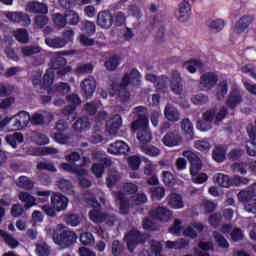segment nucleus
I'll return each instance as SVG.
<instances>
[{
    "label": "nucleus",
    "mask_w": 256,
    "mask_h": 256,
    "mask_svg": "<svg viewBox=\"0 0 256 256\" xmlns=\"http://www.w3.org/2000/svg\"><path fill=\"white\" fill-rule=\"evenodd\" d=\"M124 241L129 251H135L137 245H145L147 243V236L137 228H132L125 234Z\"/></svg>",
    "instance_id": "obj_3"
},
{
    "label": "nucleus",
    "mask_w": 256,
    "mask_h": 256,
    "mask_svg": "<svg viewBox=\"0 0 256 256\" xmlns=\"http://www.w3.org/2000/svg\"><path fill=\"white\" fill-rule=\"evenodd\" d=\"M164 115L168 121H172V123H175L181 119V113H179V110L177 108L171 106V104H168L165 107Z\"/></svg>",
    "instance_id": "obj_31"
},
{
    "label": "nucleus",
    "mask_w": 256,
    "mask_h": 256,
    "mask_svg": "<svg viewBox=\"0 0 256 256\" xmlns=\"http://www.w3.org/2000/svg\"><path fill=\"white\" fill-rule=\"evenodd\" d=\"M66 23L68 25H77L79 23V14H77L73 10H69L66 12Z\"/></svg>",
    "instance_id": "obj_50"
},
{
    "label": "nucleus",
    "mask_w": 256,
    "mask_h": 256,
    "mask_svg": "<svg viewBox=\"0 0 256 256\" xmlns=\"http://www.w3.org/2000/svg\"><path fill=\"white\" fill-rule=\"evenodd\" d=\"M97 24L102 29H110L113 26V14L109 10L98 13Z\"/></svg>",
    "instance_id": "obj_16"
},
{
    "label": "nucleus",
    "mask_w": 256,
    "mask_h": 256,
    "mask_svg": "<svg viewBox=\"0 0 256 256\" xmlns=\"http://www.w3.org/2000/svg\"><path fill=\"white\" fill-rule=\"evenodd\" d=\"M37 169L39 171H50V173H57V168L53 163L39 162L37 164Z\"/></svg>",
    "instance_id": "obj_54"
},
{
    "label": "nucleus",
    "mask_w": 256,
    "mask_h": 256,
    "mask_svg": "<svg viewBox=\"0 0 256 256\" xmlns=\"http://www.w3.org/2000/svg\"><path fill=\"white\" fill-rule=\"evenodd\" d=\"M114 199L119 204L120 213L122 215H129V200L125 197V193L121 191L114 192Z\"/></svg>",
    "instance_id": "obj_21"
},
{
    "label": "nucleus",
    "mask_w": 256,
    "mask_h": 256,
    "mask_svg": "<svg viewBox=\"0 0 256 256\" xmlns=\"http://www.w3.org/2000/svg\"><path fill=\"white\" fill-rule=\"evenodd\" d=\"M223 219V216L221 213H214L209 216L208 223L211 225V227H219L221 221Z\"/></svg>",
    "instance_id": "obj_59"
},
{
    "label": "nucleus",
    "mask_w": 256,
    "mask_h": 256,
    "mask_svg": "<svg viewBox=\"0 0 256 256\" xmlns=\"http://www.w3.org/2000/svg\"><path fill=\"white\" fill-rule=\"evenodd\" d=\"M21 52L24 57H31L37 55V53H41V47L35 45L24 46L21 48Z\"/></svg>",
    "instance_id": "obj_42"
},
{
    "label": "nucleus",
    "mask_w": 256,
    "mask_h": 256,
    "mask_svg": "<svg viewBox=\"0 0 256 256\" xmlns=\"http://www.w3.org/2000/svg\"><path fill=\"white\" fill-rule=\"evenodd\" d=\"M72 127H73L74 131H77L78 133H81V131H85V129H88V127H89V118H87V117L78 118L74 122Z\"/></svg>",
    "instance_id": "obj_37"
},
{
    "label": "nucleus",
    "mask_w": 256,
    "mask_h": 256,
    "mask_svg": "<svg viewBox=\"0 0 256 256\" xmlns=\"http://www.w3.org/2000/svg\"><path fill=\"white\" fill-rule=\"evenodd\" d=\"M65 221L67 225H71V227H77V225L81 224V216L79 214H69L66 216Z\"/></svg>",
    "instance_id": "obj_47"
},
{
    "label": "nucleus",
    "mask_w": 256,
    "mask_h": 256,
    "mask_svg": "<svg viewBox=\"0 0 256 256\" xmlns=\"http://www.w3.org/2000/svg\"><path fill=\"white\" fill-rule=\"evenodd\" d=\"M196 127L197 129H199V131H202V132L210 131V129H213V123L202 118V120H199L197 122Z\"/></svg>",
    "instance_id": "obj_58"
},
{
    "label": "nucleus",
    "mask_w": 256,
    "mask_h": 256,
    "mask_svg": "<svg viewBox=\"0 0 256 256\" xmlns=\"http://www.w3.org/2000/svg\"><path fill=\"white\" fill-rule=\"evenodd\" d=\"M68 105L63 109V115H73L75 109L81 105V98L77 94H70L66 96Z\"/></svg>",
    "instance_id": "obj_13"
},
{
    "label": "nucleus",
    "mask_w": 256,
    "mask_h": 256,
    "mask_svg": "<svg viewBox=\"0 0 256 256\" xmlns=\"http://www.w3.org/2000/svg\"><path fill=\"white\" fill-rule=\"evenodd\" d=\"M193 105H205L209 103V96L205 94H197L191 98Z\"/></svg>",
    "instance_id": "obj_53"
},
{
    "label": "nucleus",
    "mask_w": 256,
    "mask_h": 256,
    "mask_svg": "<svg viewBox=\"0 0 256 256\" xmlns=\"http://www.w3.org/2000/svg\"><path fill=\"white\" fill-rule=\"evenodd\" d=\"M17 185L21 189H27V190H31L33 189V187H35V184L33 183V181H31V179H29V177L27 176H20L18 178Z\"/></svg>",
    "instance_id": "obj_44"
},
{
    "label": "nucleus",
    "mask_w": 256,
    "mask_h": 256,
    "mask_svg": "<svg viewBox=\"0 0 256 256\" xmlns=\"http://www.w3.org/2000/svg\"><path fill=\"white\" fill-rule=\"evenodd\" d=\"M170 89L174 92V95H181L183 93V78H181V74L177 71L172 72Z\"/></svg>",
    "instance_id": "obj_17"
},
{
    "label": "nucleus",
    "mask_w": 256,
    "mask_h": 256,
    "mask_svg": "<svg viewBox=\"0 0 256 256\" xmlns=\"http://www.w3.org/2000/svg\"><path fill=\"white\" fill-rule=\"evenodd\" d=\"M191 17V4L189 1L184 0L179 4V11L177 13V19L180 23H185L189 21Z\"/></svg>",
    "instance_id": "obj_18"
},
{
    "label": "nucleus",
    "mask_w": 256,
    "mask_h": 256,
    "mask_svg": "<svg viewBox=\"0 0 256 256\" xmlns=\"http://www.w3.org/2000/svg\"><path fill=\"white\" fill-rule=\"evenodd\" d=\"M45 43L52 49H63V47L67 45V40L63 39L62 37L53 36L46 38Z\"/></svg>",
    "instance_id": "obj_30"
},
{
    "label": "nucleus",
    "mask_w": 256,
    "mask_h": 256,
    "mask_svg": "<svg viewBox=\"0 0 256 256\" xmlns=\"http://www.w3.org/2000/svg\"><path fill=\"white\" fill-rule=\"evenodd\" d=\"M47 23H49V17L45 15H37L34 18V25L37 27V29H43Z\"/></svg>",
    "instance_id": "obj_56"
},
{
    "label": "nucleus",
    "mask_w": 256,
    "mask_h": 256,
    "mask_svg": "<svg viewBox=\"0 0 256 256\" xmlns=\"http://www.w3.org/2000/svg\"><path fill=\"white\" fill-rule=\"evenodd\" d=\"M168 79L169 78L166 75L158 76L157 81L155 83L157 91H165L167 89Z\"/></svg>",
    "instance_id": "obj_55"
},
{
    "label": "nucleus",
    "mask_w": 256,
    "mask_h": 256,
    "mask_svg": "<svg viewBox=\"0 0 256 256\" xmlns=\"http://www.w3.org/2000/svg\"><path fill=\"white\" fill-rule=\"evenodd\" d=\"M51 203L56 211H65L69 205V198L59 192H55L51 196Z\"/></svg>",
    "instance_id": "obj_12"
},
{
    "label": "nucleus",
    "mask_w": 256,
    "mask_h": 256,
    "mask_svg": "<svg viewBox=\"0 0 256 256\" xmlns=\"http://www.w3.org/2000/svg\"><path fill=\"white\" fill-rule=\"evenodd\" d=\"M91 171L95 175V177H103V173H105V165H103L102 163H95L92 165Z\"/></svg>",
    "instance_id": "obj_62"
},
{
    "label": "nucleus",
    "mask_w": 256,
    "mask_h": 256,
    "mask_svg": "<svg viewBox=\"0 0 256 256\" xmlns=\"http://www.w3.org/2000/svg\"><path fill=\"white\" fill-rule=\"evenodd\" d=\"M149 214L151 215L152 219H156L162 223H169V221L173 219V211L161 206L154 208L149 212Z\"/></svg>",
    "instance_id": "obj_10"
},
{
    "label": "nucleus",
    "mask_w": 256,
    "mask_h": 256,
    "mask_svg": "<svg viewBox=\"0 0 256 256\" xmlns=\"http://www.w3.org/2000/svg\"><path fill=\"white\" fill-rule=\"evenodd\" d=\"M241 103H243V90L237 86L232 87L226 100V106L228 109H235L236 107H239Z\"/></svg>",
    "instance_id": "obj_8"
},
{
    "label": "nucleus",
    "mask_w": 256,
    "mask_h": 256,
    "mask_svg": "<svg viewBox=\"0 0 256 256\" xmlns=\"http://www.w3.org/2000/svg\"><path fill=\"white\" fill-rule=\"evenodd\" d=\"M89 217L90 221H93V223H104V225H108V227H113L115 222L118 221L115 214L103 213V209L101 211L91 210Z\"/></svg>",
    "instance_id": "obj_5"
},
{
    "label": "nucleus",
    "mask_w": 256,
    "mask_h": 256,
    "mask_svg": "<svg viewBox=\"0 0 256 256\" xmlns=\"http://www.w3.org/2000/svg\"><path fill=\"white\" fill-rule=\"evenodd\" d=\"M18 198L24 204L25 209H31V207L39 205L37 198H35V196L31 195L29 192H20Z\"/></svg>",
    "instance_id": "obj_23"
},
{
    "label": "nucleus",
    "mask_w": 256,
    "mask_h": 256,
    "mask_svg": "<svg viewBox=\"0 0 256 256\" xmlns=\"http://www.w3.org/2000/svg\"><path fill=\"white\" fill-rule=\"evenodd\" d=\"M246 153L250 157H256V142L255 141H249L246 144Z\"/></svg>",
    "instance_id": "obj_64"
},
{
    "label": "nucleus",
    "mask_w": 256,
    "mask_h": 256,
    "mask_svg": "<svg viewBox=\"0 0 256 256\" xmlns=\"http://www.w3.org/2000/svg\"><path fill=\"white\" fill-rule=\"evenodd\" d=\"M129 151V145L124 141H116L110 144V147L108 148V152H110L111 155H127Z\"/></svg>",
    "instance_id": "obj_19"
},
{
    "label": "nucleus",
    "mask_w": 256,
    "mask_h": 256,
    "mask_svg": "<svg viewBox=\"0 0 256 256\" xmlns=\"http://www.w3.org/2000/svg\"><path fill=\"white\" fill-rule=\"evenodd\" d=\"M27 7L30 13H41L42 15L49 13V7L45 3L38 1L29 2Z\"/></svg>",
    "instance_id": "obj_28"
},
{
    "label": "nucleus",
    "mask_w": 256,
    "mask_h": 256,
    "mask_svg": "<svg viewBox=\"0 0 256 256\" xmlns=\"http://www.w3.org/2000/svg\"><path fill=\"white\" fill-rule=\"evenodd\" d=\"M181 129L188 141L195 139V132L193 131V123L189 118H184L181 122Z\"/></svg>",
    "instance_id": "obj_27"
},
{
    "label": "nucleus",
    "mask_w": 256,
    "mask_h": 256,
    "mask_svg": "<svg viewBox=\"0 0 256 256\" xmlns=\"http://www.w3.org/2000/svg\"><path fill=\"white\" fill-rule=\"evenodd\" d=\"M52 239L56 245H59L65 249L66 247H71L73 243H76L77 234H75L73 231L58 229L54 230Z\"/></svg>",
    "instance_id": "obj_2"
},
{
    "label": "nucleus",
    "mask_w": 256,
    "mask_h": 256,
    "mask_svg": "<svg viewBox=\"0 0 256 256\" xmlns=\"http://www.w3.org/2000/svg\"><path fill=\"white\" fill-rule=\"evenodd\" d=\"M80 242L82 245H93L95 237L91 232H84L80 235Z\"/></svg>",
    "instance_id": "obj_51"
},
{
    "label": "nucleus",
    "mask_w": 256,
    "mask_h": 256,
    "mask_svg": "<svg viewBox=\"0 0 256 256\" xmlns=\"http://www.w3.org/2000/svg\"><path fill=\"white\" fill-rule=\"evenodd\" d=\"M128 75L132 80V85H136V87H139V85H141V74L139 73V70L133 68Z\"/></svg>",
    "instance_id": "obj_60"
},
{
    "label": "nucleus",
    "mask_w": 256,
    "mask_h": 256,
    "mask_svg": "<svg viewBox=\"0 0 256 256\" xmlns=\"http://www.w3.org/2000/svg\"><path fill=\"white\" fill-rule=\"evenodd\" d=\"M14 37L19 43H29V32L24 28L17 29L14 32Z\"/></svg>",
    "instance_id": "obj_40"
},
{
    "label": "nucleus",
    "mask_w": 256,
    "mask_h": 256,
    "mask_svg": "<svg viewBox=\"0 0 256 256\" xmlns=\"http://www.w3.org/2000/svg\"><path fill=\"white\" fill-rule=\"evenodd\" d=\"M82 32L87 37H91V35H95V31H97V26H95V22L84 21L82 22Z\"/></svg>",
    "instance_id": "obj_39"
},
{
    "label": "nucleus",
    "mask_w": 256,
    "mask_h": 256,
    "mask_svg": "<svg viewBox=\"0 0 256 256\" xmlns=\"http://www.w3.org/2000/svg\"><path fill=\"white\" fill-rule=\"evenodd\" d=\"M66 65L67 59H65V57L57 56L51 59V67L57 71V75H59V77H65L67 73H71V66Z\"/></svg>",
    "instance_id": "obj_9"
},
{
    "label": "nucleus",
    "mask_w": 256,
    "mask_h": 256,
    "mask_svg": "<svg viewBox=\"0 0 256 256\" xmlns=\"http://www.w3.org/2000/svg\"><path fill=\"white\" fill-rule=\"evenodd\" d=\"M58 187L62 193H66L67 195H73V193H75L73 190V183L67 179L61 178L58 181Z\"/></svg>",
    "instance_id": "obj_35"
},
{
    "label": "nucleus",
    "mask_w": 256,
    "mask_h": 256,
    "mask_svg": "<svg viewBox=\"0 0 256 256\" xmlns=\"http://www.w3.org/2000/svg\"><path fill=\"white\" fill-rule=\"evenodd\" d=\"M255 21L254 15H244L242 16L234 26V33L241 35V33H245L246 29H249V25Z\"/></svg>",
    "instance_id": "obj_15"
},
{
    "label": "nucleus",
    "mask_w": 256,
    "mask_h": 256,
    "mask_svg": "<svg viewBox=\"0 0 256 256\" xmlns=\"http://www.w3.org/2000/svg\"><path fill=\"white\" fill-rule=\"evenodd\" d=\"M80 87L85 99H91L97 89V81L93 77L85 79L81 82Z\"/></svg>",
    "instance_id": "obj_11"
},
{
    "label": "nucleus",
    "mask_w": 256,
    "mask_h": 256,
    "mask_svg": "<svg viewBox=\"0 0 256 256\" xmlns=\"http://www.w3.org/2000/svg\"><path fill=\"white\" fill-rule=\"evenodd\" d=\"M212 159L216 163H223L227 159V147L224 145H217L212 151Z\"/></svg>",
    "instance_id": "obj_25"
},
{
    "label": "nucleus",
    "mask_w": 256,
    "mask_h": 256,
    "mask_svg": "<svg viewBox=\"0 0 256 256\" xmlns=\"http://www.w3.org/2000/svg\"><path fill=\"white\" fill-rule=\"evenodd\" d=\"M216 183H218L220 187L229 189V187H232V186L241 187V185H249V178L241 177L239 175H234L233 177H229V175L218 173L216 175Z\"/></svg>",
    "instance_id": "obj_4"
},
{
    "label": "nucleus",
    "mask_w": 256,
    "mask_h": 256,
    "mask_svg": "<svg viewBox=\"0 0 256 256\" xmlns=\"http://www.w3.org/2000/svg\"><path fill=\"white\" fill-rule=\"evenodd\" d=\"M53 80H54L53 74H50V73L44 74V80L41 87L42 89H46L47 93H49L50 89H53Z\"/></svg>",
    "instance_id": "obj_49"
},
{
    "label": "nucleus",
    "mask_w": 256,
    "mask_h": 256,
    "mask_svg": "<svg viewBox=\"0 0 256 256\" xmlns=\"http://www.w3.org/2000/svg\"><path fill=\"white\" fill-rule=\"evenodd\" d=\"M184 69H187L189 73H196L197 69H201L203 67V62L199 59H192L190 61L184 62Z\"/></svg>",
    "instance_id": "obj_36"
},
{
    "label": "nucleus",
    "mask_w": 256,
    "mask_h": 256,
    "mask_svg": "<svg viewBox=\"0 0 256 256\" xmlns=\"http://www.w3.org/2000/svg\"><path fill=\"white\" fill-rule=\"evenodd\" d=\"M141 150L149 157H159V155H161V150L153 145L147 146L143 144Z\"/></svg>",
    "instance_id": "obj_41"
},
{
    "label": "nucleus",
    "mask_w": 256,
    "mask_h": 256,
    "mask_svg": "<svg viewBox=\"0 0 256 256\" xmlns=\"http://www.w3.org/2000/svg\"><path fill=\"white\" fill-rule=\"evenodd\" d=\"M0 237L4 239V243H6L8 247H11V249H17V247H19V241L13 238V236H11L6 231L0 229Z\"/></svg>",
    "instance_id": "obj_34"
},
{
    "label": "nucleus",
    "mask_w": 256,
    "mask_h": 256,
    "mask_svg": "<svg viewBox=\"0 0 256 256\" xmlns=\"http://www.w3.org/2000/svg\"><path fill=\"white\" fill-rule=\"evenodd\" d=\"M150 197L152 201H161L165 197V188L161 186L150 188Z\"/></svg>",
    "instance_id": "obj_38"
},
{
    "label": "nucleus",
    "mask_w": 256,
    "mask_h": 256,
    "mask_svg": "<svg viewBox=\"0 0 256 256\" xmlns=\"http://www.w3.org/2000/svg\"><path fill=\"white\" fill-rule=\"evenodd\" d=\"M6 17L12 23H31V18L25 12H8Z\"/></svg>",
    "instance_id": "obj_24"
},
{
    "label": "nucleus",
    "mask_w": 256,
    "mask_h": 256,
    "mask_svg": "<svg viewBox=\"0 0 256 256\" xmlns=\"http://www.w3.org/2000/svg\"><path fill=\"white\" fill-rule=\"evenodd\" d=\"M123 253V244H121V241L114 240L112 242V255L113 256H121Z\"/></svg>",
    "instance_id": "obj_63"
},
{
    "label": "nucleus",
    "mask_w": 256,
    "mask_h": 256,
    "mask_svg": "<svg viewBox=\"0 0 256 256\" xmlns=\"http://www.w3.org/2000/svg\"><path fill=\"white\" fill-rule=\"evenodd\" d=\"M61 167L66 173H75L76 175H85V169H79L70 163H62Z\"/></svg>",
    "instance_id": "obj_46"
},
{
    "label": "nucleus",
    "mask_w": 256,
    "mask_h": 256,
    "mask_svg": "<svg viewBox=\"0 0 256 256\" xmlns=\"http://www.w3.org/2000/svg\"><path fill=\"white\" fill-rule=\"evenodd\" d=\"M52 19L55 26L59 27L60 29H62L63 27H65V25H67V13H65V15L55 13L52 16Z\"/></svg>",
    "instance_id": "obj_45"
},
{
    "label": "nucleus",
    "mask_w": 256,
    "mask_h": 256,
    "mask_svg": "<svg viewBox=\"0 0 256 256\" xmlns=\"http://www.w3.org/2000/svg\"><path fill=\"white\" fill-rule=\"evenodd\" d=\"M219 81V75L214 72H205L200 77V85L204 87V89H213L217 82Z\"/></svg>",
    "instance_id": "obj_14"
},
{
    "label": "nucleus",
    "mask_w": 256,
    "mask_h": 256,
    "mask_svg": "<svg viewBox=\"0 0 256 256\" xmlns=\"http://www.w3.org/2000/svg\"><path fill=\"white\" fill-rule=\"evenodd\" d=\"M162 143L166 147H179L181 143H183V139L179 136V134L175 132H168L163 138Z\"/></svg>",
    "instance_id": "obj_20"
},
{
    "label": "nucleus",
    "mask_w": 256,
    "mask_h": 256,
    "mask_svg": "<svg viewBox=\"0 0 256 256\" xmlns=\"http://www.w3.org/2000/svg\"><path fill=\"white\" fill-rule=\"evenodd\" d=\"M232 173H238V175H247L249 171V163L248 162H234L231 166Z\"/></svg>",
    "instance_id": "obj_33"
},
{
    "label": "nucleus",
    "mask_w": 256,
    "mask_h": 256,
    "mask_svg": "<svg viewBox=\"0 0 256 256\" xmlns=\"http://www.w3.org/2000/svg\"><path fill=\"white\" fill-rule=\"evenodd\" d=\"M105 67L108 71H115L119 67V57L112 56L105 62Z\"/></svg>",
    "instance_id": "obj_48"
},
{
    "label": "nucleus",
    "mask_w": 256,
    "mask_h": 256,
    "mask_svg": "<svg viewBox=\"0 0 256 256\" xmlns=\"http://www.w3.org/2000/svg\"><path fill=\"white\" fill-rule=\"evenodd\" d=\"M167 201L171 209H183L185 207V202L183 201V196L177 192H172L167 196Z\"/></svg>",
    "instance_id": "obj_22"
},
{
    "label": "nucleus",
    "mask_w": 256,
    "mask_h": 256,
    "mask_svg": "<svg viewBox=\"0 0 256 256\" xmlns=\"http://www.w3.org/2000/svg\"><path fill=\"white\" fill-rule=\"evenodd\" d=\"M239 199L246 201L245 209L248 213H254L256 215V199L249 198V192H240L238 194Z\"/></svg>",
    "instance_id": "obj_26"
},
{
    "label": "nucleus",
    "mask_w": 256,
    "mask_h": 256,
    "mask_svg": "<svg viewBox=\"0 0 256 256\" xmlns=\"http://www.w3.org/2000/svg\"><path fill=\"white\" fill-rule=\"evenodd\" d=\"M183 157H185L190 163V175L195 177V175L203 169V162L201 161V158L192 151H184Z\"/></svg>",
    "instance_id": "obj_6"
},
{
    "label": "nucleus",
    "mask_w": 256,
    "mask_h": 256,
    "mask_svg": "<svg viewBox=\"0 0 256 256\" xmlns=\"http://www.w3.org/2000/svg\"><path fill=\"white\" fill-rule=\"evenodd\" d=\"M194 147L198 149V151H209V149H211V143H209V139L198 140L195 142Z\"/></svg>",
    "instance_id": "obj_61"
},
{
    "label": "nucleus",
    "mask_w": 256,
    "mask_h": 256,
    "mask_svg": "<svg viewBox=\"0 0 256 256\" xmlns=\"http://www.w3.org/2000/svg\"><path fill=\"white\" fill-rule=\"evenodd\" d=\"M209 27L211 31H214L215 33H219V31H223V28L225 27V20L216 19L209 24Z\"/></svg>",
    "instance_id": "obj_52"
},
{
    "label": "nucleus",
    "mask_w": 256,
    "mask_h": 256,
    "mask_svg": "<svg viewBox=\"0 0 256 256\" xmlns=\"http://www.w3.org/2000/svg\"><path fill=\"white\" fill-rule=\"evenodd\" d=\"M130 129L132 133H137V139L142 145H147L153 139L147 115H138L137 119L131 123Z\"/></svg>",
    "instance_id": "obj_1"
},
{
    "label": "nucleus",
    "mask_w": 256,
    "mask_h": 256,
    "mask_svg": "<svg viewBox=\"0 0 256 256\" xmlns=\"http://www.w3.org/2000/svg\"><path fill=\"white\" fill-rule=\"evenodd\" d=\"M13 124L11 131H21L29 125L31 121V114L27 111H20L18 114L12 117Z\"/></svg>",
    "instance_id": "obj_7"
},
{
    "label": "nucleus",
    "mask_w": 256,
    "mask_h": 256,
    "mask_svg": "<svg viewBox=\"0 0 256 256\" xmlns=\"http://www.w3.org/2000/svg\"><path fill=\"white\" fill-rule=\"evenodd\" d=\"M227 93H229V84L227 83V80H223L216 87L217 101H223Z\"/></svg>",
    "instance_id": "obj_32"
},
{
    "label": "nucleus",
    "mask_w": 256,
    "mask_h": 256,
    "mask_svg": "<svg viewBox=\"0 0 256 256\" xmlns=\"http://www.w3.org/2000/svg\"><path fill=\"white\" fill-rule=\"evenodd\" d=\"M71 91L69 84L61 82L48 89V95H67Z\"/></svg>",
    "instance_id": "obj_29"
},
{
    "label": "nucleus",
    "mask_w": 256,
    "mask_h": 256,
    "mask_svg": "<svg viewBox=\"0 0 256 256\" xmlns=\"http://www.w3.org/2000/svg\"><path fill=\"white\" fill-rule=\"evenodd\" d=\"M113 17V23L114 25H116V27H121V25H125V21H126V17H125V13L123 12H116L114 13V15H112Z\"/></svg>",
    "instance_id": "obj_57"
},
{
    "label": "nucleus",
    "mask_w": 256,
    "mask_h": 256,
    "mask_svg": "<svg viewBox=\"0 0 256 256\" xmlns=\"http://www.w3.org/2000/svg\"><path fill=\"white\" fill-rule=\"evenodd\" d=\"M212 235L218 246L221 247V249H229V242L227 241V239H225V236H223L221 232L214 231Z\"/></svg>",
    "instance_id": "obj_43"
}]
</instances>
